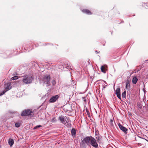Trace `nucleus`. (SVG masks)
Returning <instances> with one entry per match:
<instances>
[{
	"label": "nucleus",
	"instance_id": "1",
	"mask_svg": "<svg viewBox=\"0 0 148 148\" xmlns=\"http://www.w3.org/2000/svg\"><path fill=\"white\" fill-rule=\"evenodd\" d=\"M34 79V77L31 75H26L23 76L22 81L23 84H31Z\"/></svg>",
	"mask_w": 148,
	"mask_h": 148
},
{
	"label": "nucleus",
	"instance_id": "2",
	"mask_svg": "<svg viewBox=\"0 0 148 148\" xmlns=\"http://www.w3.org/2000/svg\"><path fill=\"white\" fill-rule=\"evenodd\" d=\"M50 79L51 77L50 75H45L40 78V81L41 83H42L43 85L45 84L47 87L50 85Z\"/></svg>",
	"mask_w": 148,
	"mask_h": 148
},
{
	"label": "nucleus",
	"instance_id": "3",
	"mask_svg": "<svg viewBox=\"0 0 148 148\" xmlns=\"http://www.w3.org/2000/svg\"><path fill=\"white\" fill-rule=\"evenodd\" d=\"M12 87L11 82H9L5 84L4 85L3 90L0 92V96L3 95L6 92L10 90Z\"/></svg>",
	"mask_w": 148,
	"mask_h": 148
},
{
	"label": "nucleus",
	"instance_id": "4",
	"mask_svg": "<svg viewBox=\"0 0 148 148\" xmlns=\"http://www.w3.org/2000/svg\"><path fill=\"white\" fill-rule=\"evenodd\" d=\"M90 145L93 147L95 148H98V144L97 143L96 139L92 137L90 140Z\"/></svg>",
	"mask_w": 148,
	"mask_h": 148
},
{
	"label": "nucleus",
	"instance_id": "5",
	"mask_svg": "<svg viewBox=\"0 0 148 148\" xmlns=\"http://www.w3.org/2000/svg\"><path fill=\"white\" fill-rule=\"evenodd\" d=\"M92 136H87L84 138L82 140V143L83 145L86 144L88 145H90V143L91 140Z\"/></svg>",
	"mask_w": 148,
	"mask_h": 148
},
{
	"label": "nucleus",
	"instance_id": "6",
	"mask_svg": "<svg viewBox=\"0 0 148 148\" xmlns=\"http://www.w3.org/2000/svg\"><path fill=\"white\" fill-rule=\"evenodd\" d=\"M32 113V111L30 109L23 110L21 113L22 116H27L30 115Z\"/></svg>",
	"mask_w": 148,
	"mask_h": 148
},
{
	"label": "nucleus",
	"instance_id": "7",
	"mask_svg": "<svg viewBox=\"0 0 148 148\" xmlns=\"http://www.w3.org/2000/svg\"><path fill=\"white\" fill-rule=\"evenodd\" d=\"M59 96L58 95H56L52 96L49 100L50 103H54L59 98Z\"/></svg>",
	"mask_w": 148,
	"mask_h": 148
},
{
	"label": "nucleus",
	"instance_id": "8",
	"mask_svg": "<svg viewBox=\"0 0 148 148\" xmlns=\"http://www.w3.org/2000/svg\"><path fill=\"white\" fill-rule=\"evenodd\" d=\"M118 126L121 130L122 131L125 133H127V129L126 127L123 126L120 123L119 124Z\"/></svg>",
	"mask_w": 148,
	"mask_h": 148
},
{
	"label": "nucleus",
	"instance_id": "9",
	"mask_svg": "<svg viewBox=\"0 0 148 148\" xmlns=\"http://www.w3.org/2000/svg\"><path fill=\"white\" fill-rule=\"evenodd\" d=\"M71 121L70 120H68L66 121V122L63 123L64 125L68 128H70L71 125Z\"/></svg>",
	"mask_w": 148,
	"mask_h": 148
},
{
	"label": "nucleus",
	"instance_id": "10",
	"mask_svg": "<svg viewBox=\"0 0 148 148\" xmlns=\"http://www.w3.org/2000/svg\"><path fill=\"white\" fill-rule=\"evenodd\" d=\"M65 117H64L62 116H60L59 117L58 120L60 121L61 123L63 124L65 121Z\"/></svg>",
	"mask_w": 148,
	"mask_h": 148
},
{
	"label": "nucleus",
	"instance_id": "11",
	"mask_svg": "<svg viewBox=\"0 0 148 148\" xmlns=\"http://www.w3.org/2000/svg\"><path fill=\"white\" fill-rule=\"evenodd\" d=\"M82 11L83 12L88 15H90L92 14L91 12L89 10L87 9H84L82 10Z\"/></svg>",
	"mask_w": 148,
	"mask_h": 148
},
{
	"label": "nucleus",
	"instance_id": "12",
	"mask_svg": "<svg viewBox=\"0 0 148 148\" xmlns=\"http://www.w3.org/2000/svg\"><path fill=\"white\" fill-rule=\"evenodd\" d=\"M138 80V79L137 77L136 76H134L133 77L132 82L133 84H135L136 83Z\"/></svg>",
	"mask_w": 148,
	"mask_h": 148
},
{
	"label": "nucleus",
	"instance_id": "13",
	"mask_svg": "<svg viewBox=\"0 0 148 148\" xmlns=\"http://www.w3.org/2000/svg\"><path fill=\"white\" fill-rule=\"evenodd\" d=\"M9 145L10 147H11L14 143V141L12 139L10 138L9 139L8 141Z\"/></svg>",
	"mask_w": 148,
	"mask_h": 148
},
{
	"label": "nucleus",
	"instance_id": "14",
	"mask_svg": "<svg viewBox=\"0 0 148 148\" xmlns=\"http://www.w3.org/2000/svg\"><path fill=\"white\" fill-rule=\"evenodd\" d=\"M130 82L129 80H127L126 82L125 88L127 89H129L130 88Z\"/></svg>",
	"mask_w": 148,
	"mask_h": 148
},
{
	"label": "nucleus",
	"instance_id": "15",
	"mask_svg": "<svg viewBox=\"0 0 148 148\" xmlns=\"http://www.w3.org/2000/svg\"><path fill=\"white\" fill-rule=\"evenodd\" d=\"M71 135L73 136H75L76 134V131L75 130L74 128L72 129L71 130Z\"/></svg>",
	"mask_w": 148,
	"mask_h": 148
},
{
	"label": "nucleus",
	"instance_id": "16",
	"mask_svg": "<svg viewBox=\"0 0 148 148\" xmlns=\"http://www.w3.org/2000/svg\"><path fill=\"white\" fill-rule=\"evenodd\" d=\"M101 71L102 72L105 73L106 72V69L105 67L104 66H102L101 68Z\"/></svg>",
	"mask_w": 148,
	"mask_h": 148
},
{
	"label": "nucleus",
	"instance_id": "17",
	"mask_svg": "<svg viewBox=\"0 0 148 148\" xmlns=\"http://www.w3.org/2000/svg\"><path fill=\"white\" fill-rule=\"evenodd\" d=\"M116 91V95L121 94L120 89V88H117Z\"/></svg>",
	"mask_w": 148,
	"mask_h": 148
},
{
	"label": "nucleus",
	"instance_id": "18",
	"mask_svg": "<svg viewBox=\"0 0 148 148\" xmlns=\"http://www.w3.org/2000/svg\"><path fill=\"white\" fill-rule=\"evenodd\" d=\"M122 97L123 98H125L126 97V91H125L122 94Z\"/></svg>",
	"mask_w": 148,
	"mask_h": 148
},
{
	"label": "nucleus",
	"instance_id": "19",
	"mask_svg": "<svg viewBox=\"0 0 148 148\" xmlns=\"http://www.w3.org/2000/svg\"><path fill=\"white\" fill-rule=\"evenodd\" d=\"M95 136H96V138L97 139V141L98 142L100 139V137L99 135L96 134Z\"/></svg>",
	"mask_w": 148,
	"mask_h": 148
},
{
	"label": "nucleus",
	"instance_id": "20",
	"mask_svg": "<svg viewBox=\"0 0 148 148\" xmlns=\"http://www.w3.org/2000/svg\"><path fill=\"white\" fill-rule=\"evenodd\" d=\"M18 79V76H14L11 78V79L12 80H16Z\"/></svg>",
	"mask_w": 148,
	"mask_h": 148
},
{
	"label": "nucleus",
	"instance_id": "21",
	"mask_svg": "<svg viewBox=\"0 0 148 148\" xmlns=\"http://www.w3.org/2000/svg\"><path fill=\"white\" fill-rule=\"evenodd\" d=\"M15 126L17 127H19L20 126V124L19 123H16L15 124Z\"/></svg>",
	"mask_w": 148,
	"mask_h": 148
},
{
	"label": "nucleus",
	"instance_id": "22",
	"mask_svg": "<svg viewBox=\"0 0 148 148\" xmlns=\"http://www.w3.org/2000/svg\"><path fill=\"white\" fill-rule=\"evenodd\" d=\"M51 83L53 85V86L55 85L56 84V83L55 80H54V79L52 81Z\"/></svg>",
	"mask_w": 148,
	"mask_h": 148
},
{
	"label": "nucleus",
	"instance_id": "23",
	"mask_svg": "<svg viewBox=\"0 0 148 148\" xmlns=\"http://www.w3.org/2000/svg\"><path fill=\"white\" fill-rule=\"evenodd\" d=\"M42 127V126L41 125H37L34 128V130H35V129H37V128H38L39 127Z\"/></svg>",
	"mask_w": 148,
	"mask_h": 148
},
{
	"label": "nucleus",
	"instance_id": "24",
	"mask_svg": "<svg viewBox=\"0 0 148 148\" xmlns=\"http://www.w3.org/2000/svg\"><path fill=\"white\" fill-rule=\"evenodd\" d=\"M137 106L140 109H141L142 108V105L140 103H138Z\"/></svg>",
	"mask_w": 148,
	"mask_h": 148
},
{
	"label": "nucleus",
	"instance_id": "25",
	"mask_svg": "<svg viewBox=\"0 0 148 148\" xmlns=\"http://www.w3.org/2000/svg\"><path fill=\"white\" fill-rule=\"evenodd\" d=\"M143 6H144L145 8H147L148 7V4L146 3H144Z\"/></svg>",
	"mask_w": 148,
	"mask_h": 148
},
{
	"label": "nucleus",
	"instance_id": "26",
	"mask_svg": "<svg viewBox=\"0 0 148 148\" xmlns=\"http://www.w3.org/2000/svg\"><path fill=\"white\" fill-rule=\"evenodd\" d=\"M117 97H118V98L120 99L121 100V94L119 95H116Z\"/></svg>",
	"mask_w": 148,
	"mask_h": 148
},
{
	"label": "nucleus",
	"instance_id": "27",
	"mask_svg": "<svg viewBox=\"0 0 148 148\" xmlns=\"http://www.w3.org/2000/svg\"><path fill=\"white\" fill-rule=\"evenodd\" d=\"M113 120H112V119H111L110 120V124H111V125H113V123H113Z\"/></svg>",
	"mask_w": 148,
	"mask_h": 148
},
{
	"label": "nucleus",
	"instance_id": "28",
	"mask_svg": "<svg viewBox=\"0 0 148 148\" xmlns=\"http://www.w3.org/2000/svg\"><path fill=\"white\" fill-rule=\"evenodd\" d=\"M82 99L83 100H84L85 102H86V98L85 97H82Z\"/></svg>",
	"mask_w": 148,
	"mask_h": 148
},
{
	"label": "nucleus",
	"instance_id": "29",
	"mask_svg": "<svg viewBox=\"0 0 148 148\" xmlns=\"http://www.w3.org/2000/svg\"><path fill=\"white\" fill-rule=\"evenodd\" d=\"M55 119V118H53V119H52V121H53V119Z\"/></svg>",
	"mask_w": 148,
	"mask_h": 148
},
{
	"label": "nucleus",
	"instance_id": "30",
	"mask_svg": "<svg viewBox=\"0 0 148 148\" xmlns=\"http://www.w3.org/2000/svg\"><path fill=\"white\" fill-rule=\"evenodd\" d=\"M105 88H106L105 86H103V88L104 89Z\"/></svg>",
	"mask_w": 148,
	"mask_h": 148
},
{
	"label": "nucleus",
	"instance_id": "31",
	"mask_svg": "<svg viewBox=\"0 0 148 148\" xmlns=\"http://www.w3.org/2000/svg\"><path fill=\"white\" fill-rule=\"evenodd\" d=\"M99 52H97V53H99Z\"/></svg>",
	"mask_w": 148,
	"mask_h": 148
}]
</instances>
